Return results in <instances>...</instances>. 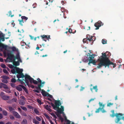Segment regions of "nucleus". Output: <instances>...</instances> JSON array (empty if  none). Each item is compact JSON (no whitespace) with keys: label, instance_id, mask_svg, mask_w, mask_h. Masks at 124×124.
<instances>
[{"label":"nucleus","instance_id":"14","mask_svg":"<svg viewBox=\"0 0 124 124\" xmlns=\"http://www.w3.org/2000/svg\"><path fill=\"white\" fill-rule=\"evenodd\" d=\"M15 68L16 69V72L17 73H20L21 72H22L23 70L19 68L16 67H15Z\"/></svg>","mask_w":124,"mask_h":124},{"label":"nucleus","instance_id":"13","mask_svg":"<svg viewBox=\"0 0 124 124\" xmlns=\"http://www.w3.org/2000/svg\"><path fill=\"white\" fill-rule=\"evenodd\" d=\"M13 114L14 116L17 118H20L21 117L20 116L17 112L14 111L13 112Z\"/></svg>","mask_w":124,"mask_h":124},{"label":"nucleus","instance_id":"61","mask_svg":"<svg viewBox=\"0 0 124 124\" xmlns=\"http://www.w3.org/2000/svg\"><path fill=\"white\" fill-rule=\"evenodd\" d=\"M95 98H92L90 99L89 101V103H90V102L92 101H93L95 99Z\"/></svg>","mask_w":124,"mask_h":124},{"label":"nucleus","instance_id":"34","mask_svg":"<svg viewBox=\"0 0 124 124\" xmlns=\"http://www.w3.org/2000/svg\"><path fill=\"white\" fill-rule=\"evenodd\" d=\"M3 113L5 116H6L8 115L7 112L5 110H3L2 111Z\"/></svg>","mask_w":124,"mask_h":124},{"label":"nucleus","instance_id":"15","mask_svg":"<svg viewBox=\"0 0 124 124\" xmlns=\"http://www.w3.org/2000/svg\"><path fill=\"white\" fill-rule=\"evenodd\" d=\"M41 91V93L43 96H46L47 95V94H48V93L46 92L43 89H42Z\"/></svg>","mask_w":124,"mask_h":124},{"label":"nucleus","instance_id":"10","mask_svg":"<svg viewBox=\"0 0 124 124\" xmlns=\"http://www.w3.org/2000/svg\"><path fill=\"white\" fill-rule=\"evenodd\" d=\"M1 34L0 33V47L2 46L3 48H4L3 46L4 45L1 43V41L2 40V41H5V39L3 36L2 35V36H1Z\"/></svg>","mask_w":124,"mask_h":124},{"label":"nucleus","instance_id":"1","mask_svg":"<svg viewBox=\"0 0 124 124\" xmlns=\"http://www.w3.org/2000/svg\"><path fill=\"white\" fill-rule=\"evenodd\" d=\"M101 54L102 55L99 57L98 60L100 62L97 67L98 69L101 68L102 66H105V68L107 66L108 68H109V65H113V68L116 67V64H115L110 61L108 57L107 56L105 53H102Z\"/></svg>","mask_w":124,"mask_h":124},{"label":"nucleus","instance_id":"29","mask_svg":"<svg viewBox=\"0 0 124 124\" xmlns=\"http://www.w3.org/2000/svg\"><path fill=\"white\" fill-rule=\"evenodd\" d=\"M84 29H85L86 30H90V26H86L84 27Z\"/></svg>","mask_w":124,"mask_h":124},{"label":"nucleus","instance_id":"28","mask_svg":"<svg viewBox=\"0 0 124 124\" xmlns=\"http://www.w3.org/2000/svg\"><path fill=\"white\" fill-rule=\"evenodd\" d=\"M1 77L2 78L6 80L8 79L9 78L8 77L6 76H2Z\"/></svg>","mask_w":124,"mask_h":124},{"label":"nucleus","instance_id":"16","mask_svg":"<svg viewBox=\"0 0 124 124\" xmlns=\"http://www.w3.org/2000/svg\"><path fill=\"white\" fill-rule=\"evenodd\" d=\"M19 85L22 87V88L25 91V92L26 93H27V94L28 93V90L26 88V87L25 86H24V85Z\"/></svg>","mask_w":124,"mask_h":124},{"label":"nucleus","instance_id":"30","mask_svg":"<svg viewBox=\"0 0 124 124\" xmlns=\"http://www.w3.org/2000/svg\"><path fill=\"white\" fill-rule=\"evenodd\" d=\"M21 44L22 46H24V45H27L26 43L24 42L23 40L21 41Z\"/></svg>","mask_w":124,"mask_h":124},{"label":"nucleus","instance_id":"50","mask_svg":"<svg viewBox=\"0 0 124 124\" xmlns=\"http://www.w3.org/2000/svg\"><path fill=\"white\" fill-rule=\"evenodd\" d=\"M89 58H90V59H93L94 58L93 54L91 55H90Z\"/></svg>","mask_w":124,"mask_h":124},{"label":"nucleus","instance_id":"11","mask_svg":"<svg viewBox=\"0 0 124 124\" xmlns=\"http://www.w3.org/2000/svg\"><path fill=\"white\" fill-rule=\"evenodd\" d=\"M25 76L22 73V72L18 73L17 75H16V77L18 78H23L24 77H25Z\"/></svg>","mask_w":124,"mask_h":124},{"label":"nucleus","instance_id":"59","mask_svg":"<svg viewBox=\"0 0 124 124\" xmlns=\"http://www.w3.org/2000/svg\"><path fill=\"white\" fill-rule=\"evenodd\" d=\"M37 79L38 80V82L40 83V84L42 83V81L39 78H38Z\"/></svg>","mask_w":124,"mask_h":124},{"label":"nucleus","instance_id":"60","mask_svg":"<svg viewBox=\"0 0 124 124\" xmlns=\"http://www.w3.org/2000/svg\"><path fill=\"white\" fill-rule=\"evenodd\" d=\"M47 96L48 97H49L50 98H53V96H52V95H51L50 94H49L48 93V94H47Z\"/></svg>","mask_w":124,"mask_h":124},{"label":"nucleus","instance_id":"9","mask_svg":"<svg viewBox=\"0 0 124 124\" xmlns=\"http://www.w3.org/2000/svg\"><path fill=\"white\" fill-rule=\"evenodd\" d=\"M40 37H41L42 39L45 42H46L47 41L46 40V39L47 40H49L50 38V36L49 35H41L40 36Z\"/></svg>","mask_w":124,"mask_h":124},{"label":"nucleus","instance_id":"23","mask_svg":"<svg viewBox=\"0 0 124 124\" xmlns=\"http://www.w3.org/2000/svg\"><path fill=\"white\" fill-rule=\"evenodd\" d=\"M45 108L48 111L50 112H51L52 110L48 106V105H46V106H45Z\"/></svg>","mask_w":124,"mask_h":124},{"label":"nucleus","instance_id":"62","mask_svg":"<svg viewBox=\"0 0 124 124\" xmlns=\"http://www.w3.org/2000/svg\"><path fill=\"white\" fill-rule=\"evenodd\" d=\"M93 59H89V62L88 63V64H89L90 63H91V62H92L93 61Z\"/></svg>","mask_w":124,"mask_h":124},{"label":"nucleus","instance_id":"20","mask_svg":"<svg viewBox=\"0 0 124 124\" xmlns=\"http://www.w3.org/2000/svg\"><path fill=\"white\" fill-rule=\"evenodd\" d=\"M20 58L19 54V53L16 54V56H14V61L16 60V59H19Z\"/></svg>","mask_w":124,"mask_h":124},{"label":"nucleus","instance_id":"26","mask_svg":"<svg viewBox=\"0 0 124 124\" xmlns=\"http://www.w3.org/2000/svg\"><path fill=\"white\" fill-rule=\"evenodd\" d=\"M27 120L25 119H23V120L21 124H27Z\"/></svg>","mask_w":124,"mask_h":124},{"label":"nucleus","instance_id":"63","mask_svg":"<svg viewBox=\"0 0 124 124\" xmlns=\"http://www.w3.org/2000/svg\"><path fill=\"white\" fill-rule=\"evenodd\" d=\"M8 66L10 69H12L13 68V65L11 64L9 65Z\"/></svg>","mask_w":124,"mask_h":124},{"label":"nucleus","instance_id":"25","mask_svg":"<svg viewBox=\"0 0 124 124\" xmlns=\"http://www.w3.org/2000/svg\"><path fill=\"white\" fill-rule=\"evenodd\" d=\"M93 37V36H91V38H90V39H89V40H88L90 42H91V41H92V42L91 44V45L93 44V43L94 41V40H93V39H92Z\"/></svg>","mask_w":124,"mask_h":124},{"label":"nucleus","instance_id":"58","mask_svg":"<svg viewBox=\"0 0 124 124\" xmlns=\"http://www.w3.org/2000/svg\"><path fill=\"white\" fill-rule=\"evenodd\" d=\"M87 40V39L86 38H85L83 39V41L84 43H86Z\"/></svg>","mask_w":124,"mask_h":124},{"label":"nucleus","instance_id":"36","mask_svg":"<svg viewBox=\"0 0 124 124\" xmlns=\"http://www.w3.org/2000/svg\"><path fill=\"white\" fill-rule=\"evenodd\" d=\"M8 109L10 111H12L13 110H14V109L12 108V107L11 106H9L8 107Z\"/></svg>","mask_w":124,"mask_h":124},{"label":"nucleus","instance_id":"12","mask_svg":"<svg viewBox=\"0 0 124 124\" xmlns=\"http://www.w3.org/2000/svg\"><path fill=\"white\" fill-rule=\"evenodd\" d=\"M61 108H59L58 109H57V110H56L57 111V112L58 113H63V112L64 111V107L62 106H61Z\"/></svg>","mask_w":124,"mask_h":124},{"label":"nucleus","instance_id":"41","mask_svg":"<svg viewBox=\"0 0 124 124\" xmlns=\"http://www.w3.org/2000/svg\"><path fill=\"white\" fill-rule=\"evenodd\" d=\"M11 72L13 74H15L16 72V69H12L11 70Z\"/></svg>","mask_w":124,"mask_h":124},{"label":"nucleus","instance_id":"53","mask_svg":"<svg viewBox=\"0 0 124 124\" xmlns=\"http://www.w3.org/2000/svg\"><path fill=\"white\" fill-rule=\"evenodd\" d=\"M94 25L96 27V28H97L98 27V26H99V24H98L97 23H95L94 24Z\"/></svg>","mask_w":124,"mask_h":124},{"label":"nucleus","instance_id":"57","mask_svg":"<svg viewBox=\"0 0 124 124\" xmlns=\"http://www.w3.org/2000/svg\"><path fill=\"white\" fill-rule=\"evenodd\" d=\"M58 113H56V115L58 117L60 118V117L61 116L60 115L61 113H58Z\"/></svg>","mask_w":124,"mask_h":124},{"label":"nucleus","instance_id":"51","mask_svg":"<svg viewBox=\"0 0 124 124\" xmlns=\"http://www.w3.org/2000/svg\"><path fill=\"white\" fill-rule=\"evenodd\" d=\"M32 83H33L34 84H36V85L38 83V81L36 80H34H34H33V82Z\"/></svg>","mask_w":124,"mask_h":124},{"label":"nucleus","instance_id":"44","mask_svg":"<svg viewBox=\"0 0 124 124\" xmlns=\"http://www.w3.org/2000/svg\"><path fill=\"white\" fill-rule=\"evenodd\" d=\"M11 49L12 51H17L16 48L14 46H13L11 47Z\"/></svg>","mask_w":124,"mask_h":124},{"label":"nucleus","instance_id":"24","mask_svg":"<svg viewBox=\"0 0 124 124\" xmlns=\"http://www.w3.org/2000/svg\"><path fill=\"white\" fill-rule=\"evenodd\" d=\"M32 121L35 124H39V122L35 119H33Z\"/></svg>","mask_w":124,"mask_h":124},{"label":"nucleus","instance_id":"47","mask_svg":"<svg viewBox=\"0 0 124 124\" xmlns=\"http://www.w3.org/2000/svg\"><path fill=\"white\" fill-rule=\"evenodd\" d=\"M3 71L4 73H5L6 74H9V73L8 71L6 69H3Z\"/></svg>","mask_w":124,"mask_h":124},{"label":"nucleus","instance_id":"19","mask_svg":"<svg viewBox=\"0 0 124 124\" xmlns=\"http://www.w3.org/2000/svg\"><path fill=\"white\" fill-rule=\"evenodd\" d=\"M97 23L99 25V26L97 28H96L95 30H98V29L99 28V27H101L102 25H103V23H102L100 21H98L97 22Z\"/></svg>","mask_w":124,"mask_h":124},{"label":"nucleus","instance_id":"6","mask_svg":"<svg viewBox=\"0 0 124 124\" xmlns=\"http://www.w3.org/2000/svg\"><path fill=\"white\" fill-rule=\"evenodd\" d=\"M45 83V82L44 81H43V82H42V83L38 85V86H36L35 87V88L37 90H33V91L38 93H39L40 92L38 90H41L42 89H41V87H43L44 86V84Z\"/></svg>","mask_w":124,"mask_h":124},{"label":"nucleus","instance_id":"49","mask_svg":"<svg viewBox=\"0 0 124 124\" xmlns=\"http://www.w3.org/2000/svg\"><path fill=\"white\" fill-rule=\"evenodd\" d=\"M51 116H54V117L55 118H56L57 117L55 115L54 113H51Z\"/></svg>","mask_w":124,"mask_h":124},{"label":"nucleus","instance_id":"45","mask_svg":"<svg viewBox=\"0 0 124 124\" xmlns=\"http://www.w3.org/2000/svg\"><path fill=\"white\" fill-rule=\"evenodd\" d=\"M93 89L95 90V91L96 92H97V91L98 89L97 88V85L93 86Z\"/></svg>","mask_w":124,"mask_h":124},{"label":"nucleus","instance_id":"52","mask_svg":"<svg viewBox=\"0 0 124 124\" xmlns=\"http://www.w3.org/2000/svg\"><path fill=\"white\" fill-rule=\"evenodd\" d=\"M36 119L37 120H38L39 121H40L41 120V119L40 118L37 116H36Z\"/></svg>","mask_w":124,"mask_h":124},{"label":"nucleus","instance_id":"35","mask_svg":"<svg viewBox=\"0 0 124 124\" xmlns=\"http://www.w3.org/2000/svg\"><path fill=\"white\" fill-rule=\"evenodd\" d=\"M107 41L105 39H102V42L103 44H106Z\"/></svg>","mask_w":124,"mask_h":124},{"label":"nucleus","instance_id":"56","mask_svg":"<svg viewBox=\"0 0 124 124\" xmlns=\"http://www.w3.org/2000/svg\"><path fill=\"white\" fill-rule=\"evenodd\" d=\"M45 116L46 117L47 119H49L50 118V117L48 115L46 114H44Z\"/></svg>","mask_w":124,"mask_h":124},{"label":"nucleus","instance_id":"4","mask_svg":"<svg viewBox=\"0 0 124 124\" xmlns=\"http://www.w3.org/2000/svg\"><path fill=\"white\" fill-rule=\"evenodd\" d=\"M99 104L100 107L98 108L95 111V112L96 113H99L100 112V110L102 113L106 112V111L104 108L105 105L102 104V103L100 102H99Z\"/></svg>","mask_w":124,"mask_h":124},{"label":"nucleus","instance_id":"8","mask_svg":"<svg viewBox=\"0 0 124 124\" xmlns=\"http://www.w3.org/2000/svg\"><path fill=\"white\" fill-rule=\"evenodd\" d=\"M0 96L3 100L6 101L8 100L10 98L9 96L6 95L3 92H1L0 93Z\"/></svg>","mask_w":124,"mask_h":124},{"label":"nucleus","instance_id":"18","mask_svg":"<svg viewBox=\"0 0 124 124\" xmlns=\"http://www.w3.org/2000/svg\"><path fill=\"white\" fill-rule=\"evenodd\" d=\"M19 104L23 106L25 104V102L24 101L22 100H20L18 101Z\"/></svg>","mask_w":124,"mask_h":124},{"label":"nucleus","instance_id":"7","mask_svg":"<svg viewBox=\"0 0 124 124\" xmlns=\"http://www.w3.org/2000/svg\"><path fill=\"white\" fill-rule=\"evenodd\" d=\"M14 55L12 53H9L8 54V57L7 59H8V60L9 62H12L14 61Z\"/></svg>","mask_w":124,"mask_h":124},{"label":"nucleus","instance_id":"22","mask_svg":"<svg viewBox=\"0 0 124 124\" xmlns=\"http://www.w3.org/2000/svg\"><path fill=\"white\" fill-rule=\"evenodd\" d=\"M1 84L2 85V87H3L5 89L8 88V86L6 84H5L2 82L1 83Z\"/></svg>","mask_w":124,"mask_h":124},{"label":"nucleus","instance_id":"55","mask_svg":"<svg viewBox=\"0 0 124 124\" xmlns=\"http://www.w3.org/2000/svg\"><path fill=\"white\" fill-rule=\"evenodd\" d=\"M10 85L13 88H14L15 87V84L14 83H11Z\"/></svg>","mask_w":124,"mask_h":124},{"label":"nucleus","instance_id":"3","mask_svg":"<svg viewBox=\"0 0 124 124\" xmlns=\"http://www.w3.org/2000/svg\"><path fill=\"white\" fill-rule=\"evenodd\" d=\"M123 115L121 113H116V114H112L110 115V116L113 117L115 116H116V123H117L122 119L121 116H123Z\"/></svg>","mask_w":124,"mask_h":124},{"label":"nucleus","instance_id":"38","mask_svg":"<svg viewBox=\"0 0 124 124\" xmlns=\"http://www.w3.org/2000/svg\"><path fill=\"white\" fill-rule=\"evenodd\" d=\"M34 111L37 114H38L39 113V112L38 111V110L36 108H35L34 109Z\"/></svg>","mask_w":124,"mask_h":124},{"label":"nucleus","instance_id":"46","mask_svg":"<svg viewBox=\"0 0 124 124\" xmlns=\"http://www.w3.org/2000/svg\"><path fill=\"white\" fill-rule=\"evenodd\" d=\"M92 63L93 65H96V61L95 60H93L92 62H91Z\"/></svg>","mask_w":124,"mask_h":124},{"label":"nucleus","instance_id":"64","mask_svg":"<svg viewBox=\"0 0 124 124\" xmlns=\"http://www.w3.org/2000/svg\"><path fill=\"white\" fill-rule=\"evenodd\" d=\"M65 123H66V124H70V121L69 120H67V121H66Z\"/></svg>","mask_w":124,"mask_h":124},{"label":"nucleus","instance_id":"39","mask_svg":"<svg viewBox=\"0 0 124 124\" xmlns=\"http://www.w3.org/2000/svg\"><path fill=\"white\" fill-rule=\"evenodd\" d=\"M1 67L5 69L6 68V66L5 64L3 63L1 64Z\"/></svg>","mask_w":124,"mask_h":124},{"label":"nucleus","instance_id":"43","mask_svg":"<svg viewBox=\"0 0 124 124\" xmlns=\"http://www.w3.org/2000/svg\"><path fill=\"white\" fill-rule=\"evenodd\" d=\"M113 103L109 102L107 104V106L110 107L112 105H113Z\"/></svg>","mask_w":124,"mask_h":124},{"label":"nucleus","instance_id":"31","mask_svg":"<svg viewBox=\"0 0 124 124\" xmlns=\"http://www.w3.org/2000/svg\"><path fill=\"white\" fill-rule=\"evenodd\" d=\"M19 21V24L21 26H23V23H24L23 20L22 19L21 20H18Z\"/></svg>","mask_w":124,"mask_h":124},{"label":"nucleus","instance_id":"40","mask_svg":"<svg viewBox=\"0 0 124 124\" xmlns=\"http://www.w3.org/2000/svg\"><path fill=\"white\" fill-rule=\"evenodd\" d=\"M37 101L39 103L40 105H41L42 104V103H41V100L39 99H37Z\"/></svg>","mask_w":124,"mask_h":124},{"label":"nucleus","instance_id":"42","mask_svg":"<svg viewBox=\"0 0 124 124\" xmlns=\"http://www.w3.org/2000/svg\"><path fill=\"white\" fill-rule=\"evenodd\" d=\"M2 82L5 83H8V81L7 80L4 79H2Z\"/></svg>","mask_w":124,"mask_h":124},{"label":"nucleus","instance_id":"54","mask_svg":"<svg viewBox=\"0 0 124 124\" xmlns=\"http://www.w3.org/2000/svg\"><path fill=\"white\" fill-rule=\"evenodd\" d=\"M12 99L11 100H9L8 101H7V102L8 103H9V104L11 103H12Z\"/></svg>","mask_w":124,"mask_h":124},{"label":"nucleus","instance_id":"37","mask_svg":"<svg viewBox=\"0 0 124 124\" xmlns=\"http://www.w3.org/2000/svg\"><path fill=\"white\" fill-rule=\"evenodd\" d=\"M20 107L23 110H24V111H26L27 110V108H26L25 107L21 106H20Z\"/></svg>","mask_w":124,"mask_h":124},{"label":"nucleus","instance_id":"2","mask_svg":"<svg viewBox=\"0 0 124 124\" xmlns=\"http://www.w3.org/2000/svg\"><path fill=\"white\" fill-rule=\"evenodd\" d=\"M60 102V100H55L54 103L55 105L52 103L51 102V105L54 109L57 110V109L59 108V106L61 105V103Z\"/></svg>","mask_w":124,"mask_h":124},{"label":"nucleus","instance_id":"32","mask_svg":"<svg viewBox=\"0 0 124 124\" xmlns=\"http://www.w3.org/2000/svg\"><path fill=\"white\" fill-rule=\"evenodd\" d=\"M21 18L22 19V20H27L28 19V18L27 17H26L25 16H22Z\"/></svg>","mask_w":124,"mask_h":124},{"label":"nucleus","instance_id":"21","mask_svg":"<svg viewBox=\"0 0 124 124\" xmlns=\"http://www.w3.org/2000/svg\"><path fill=\"white\" fill-rule=\"evenodd\" d=\"M16 89L19 91L20 92L22 90V88L19 85V86H17L16 87Z\"/></svg>","mask_w":124,"mask_h":124},{"label":"nucleus","instance_id":"27","mask_svg":"<svg viewBox=\"0 0 124 124\" xmlns=\"http://www.w3.org/2000/svg\"><path fill=\"white\" fill-rule=\"evenodd\" d=\"M5 91L7 93H11V92L10 91V90L8 88H6L5 89Z\"/></svg>","mask_w":124,"mask_h":124},{"label":"nucleus","instance_id":"33","mask_svg":"<svg viewBox=\"0 0 124 124\" xmlns=\"http://www.w3.org/2000/svg\"><path fill=\"white\" fill-rule=\"evenodd\" d=\"M86 37L87 40H88L91 38V36L89 34H87L86 35Z\"/></svg>","mask_w":124,"mask_h":124},{"label":"nucleus","instance_id":"48","mask_svg":"<svg viewBox=\"0 0 124 124\" xmlns=\"http://www.w3.org/2000/svg\"><path fill=\"white\" fill-rule=\"evenodd\" d=\"M11 81L12 83H15L16 81L15 79L13 78L11 79Z\"/></svg>","mask_w":124,"mask_h":124},{"label":"nucleus","instance_id":"17","mask_svg":"<svg viewBox=\"0 0 124 124\" xmlns=\"http://www.w3.org/2000/svg\"><path fill=\"white\" fill-rule=\"evenodd\" d=\"M12 62L13 65L15 66L16 67L17 66H19L20 65V63L18 61H15Z\"/></svg>","mask_w":124,"mask_h":124},{"label":"nucleus","instance_id":"5","mask_svg":"<svg viewBox=\"0 0 124 124\" xmlns=\"http://www.w3.org/2000/svg\"><path fill=\"white\" fill-rule=\"evenodd\" d=\"M33 78H31L30 76L28 75H26L25 76V79H22V80L23 81H24L28 85L29 83V82L28 80L30 82L32 83L34 80Z\"/></svg>","mask_w":124,"mask_h":124}]
</instances>
